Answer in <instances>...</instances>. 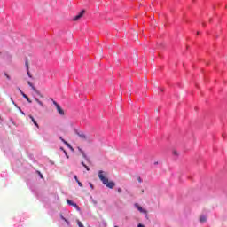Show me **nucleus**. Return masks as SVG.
<instances>
[{"instance_id": "obj_24", "label": "nucleus", "mask_w": 227, "mask_h": 227, "mask_svg": "<svg viewBox=\"0 0 227 227\" xmlns=\"http://www.w3.org/2000/svg\"><path fill=\"white\" fill-rule=\"evenodd\" d=\"M74 179L76 180V182H79V179L77 178V176H74Z\"/></svg>"}, {"instance_id": "obj_15", "label": "nucleus", "mask_w": 227, "mask_h": 227, "mask_svg": "<svg viewBox=\"0 0 227 227\" xmlns=\"http://www.w3.org/2000/svg\"><path fill=\"white\" fill-rule=\"evenodd\" d=\"M61 219H63V221H65V223H67V224H70V222H68V220H67V219L64 218L63 216H61Z\"/></svg>"}, {"instance_id": "obj_36", "label": "nucleus", "mask_w": 227, "mask_h": 227, "mask_svg": "<svg viewBox=\"0 0 227 227\" xmlns=\"http://www.w3.org/2000/svg\"><path fill=\"white\" fill-rule=\"evenodd\" d=\"M143 227H145V226H143Z\"/></svg>"}, {"instance_id": "obj_9", "label": "nucleus", "mask_w": 227, "mask_h": 227, "mask_svg": "<svg viewBox=\"0 0 227 227\" xmlns=\"http://www.w3.org/2000/svg\"><path fill=\"white\" fill-rule=\"evenodd\" d=\"M135 207L137 208V210H139V212H143V207L139 206V204H135Z\"/></svg>"}, {"instance_id": "obj_30", "label": "nucleus", "mask_w": 227, "mask_h": 227, "mask_svg": "<svg viewBox=\"0 0 227 227\" xmlns=\"http://www.w3.org/2000/svg\"><path fill=\"white\" fill-rule=\"evenodd\" d=\"M137 227H143L142 223H139V224L137 225Z\"/></svg>"}, {"instance_id": "obj_27", "label": "nucleus", "mask_w": 227, "mask_h": 227, "mask_svg": "<svg viewBox=\"0 0 227 227\" xmlns=\"http://www.w3.org/2000/svg\"><path fill=\"white\" fill-rule=\"evenodd\" d=\"M174 155H178V153H176V151H174Z\"/></svg>"}, {"instance_id": "obj_34", "label": "nucleus", "mask_w": 227, "mask_h": 227, "mask_svg": "<svg viewBox=\"0 0 227 227\" xmlns=\"http://www.w3.org/2000/svg\"><path fill=\"white\" fill-rule=\"evenodd\" d=\"M60 150L64 151L65 152V149H63V147L60 148Z\"/></svg>"}, {"instance_id": "obj_26", "label": "nucleus", "mask_w": 227, "mask_h": 227, "mask_svg": "<svg viewBox=\"0 0 227 227\" xmlns=\"http://www.w3.org/2000/svg\"><path fill=\"white\" fill-rule=\"evenodd\" d=\"M78 150H79V152L82 153V149H81L80 147H78Z\"/></svg>"}, {"instance_id": "obj_2", "label": "nucleus", "mask_w": 227, "mask_h": 227, "mask_svg": "<svg viewBox=\"0 0 227 227\" xmlns=\"http://www.w3.org/2000/svg\"><path fill=\"white\" fill-rule=\"evenodd\" d=\"M76 134L79 137L82 139V141H87V143L92 142L91 137L84 134L83 132H77Z\"/></svg>"}, {"instance_id": "obj_21", "label": "nucleus", "mask_w": 227, "mask_h": 227, "mask_svg": "<svg viewBox=\"0 0 227 227\" xmlns=\"http://www.w3.org/2000/svg\"><path fill=\"white\" fill-rule=\"evenodd\" d=\"M36 93H37V95H40L41 98H43V95L40 94L39 91H37Z\"/></svg>"}, {"instance_id": "obj_10", "label": "nucleus", "mask_w": 227, "mask_h": 227, "mask_svg": "<svg viewBox=\"0 0 227 227\" xmlns=\"http://www.w3.org/2000/svg\"><path fill=\"white\" fill-rule=\"evenodd\" d=\"M35 100L39 104V106H41V107H43V102L40 101L38 98H35Z\"/></svg>"}, {"instance_id": "obj_25", "label": "nucleus", "mask_w": 227, "mask_h": 227, "mask_svg": "<svg viewBox=\"0 0 227 227\" xmlns=\"http://www.w3.org/2000/svg\"><path fill=\"white\" fill-rule=\"evenodd\" d=\"M89 184L90 185V188L93 189V184L89 183Z\"/></svg>"}, {"instance_id": "obj_13", "label": "nucleus", "mask_w": 227, "mask_h": 227, "mask_svg": "<svg viewBox=\"0 0 227 227\" xmlns=\"http://www.w3.org/2000/svg\"><path fill=\"white\" fill-rule=\"evenodd\" d=\"M82 165L83 166V168H85V169L90 171V167L88 165L84 164V161L82 162Z\"/></svg>"}, {"instance_id": "obj_3", "label": "nucleus", "mask_w": 227, "mask_h": 227, "mask_svg": "<svg viewBox=\"0 0 227 227\" xmlns=\"http://www.w3.org/2000/svg\"><path fill=\"white\" fill-rule=\"evenodd\" d=\"M53 104L56 106V109L58 111V113L61 115V116H65V111H63V108H61V106L58 104V102H56L55 100H53Z\"/></svg>"}, {"instance_id": "obj_5", "label": "nucleus", "mask_w": 227, "mask_h": 227, "mask_svg": "<svg viewBox=\"0 0 227 227\" xmlns=\"http://www.w3.org/2000/svg\"><path fill=\"white\" fill-rule=\"evenodd\" d=\"M67 205H70L71 207H74V208L76 210H79V206H77V204L74 203V201H72L70 200H67Z\"/></svg>"}, {"instance_id": "obj_17", "label": "nucleus", "mask_w": 227, "mask_h": 227, "mask_svg": "<svg viewBox=\"0 0 227 227\" xmlns=\"http://www.w3.org/2000/svg\"><path fill=\"white\" fill-rule=\"evenodd\" d=\"M4 75H5L6 79H8V81H10V79H12V78L10 77V75H8V74L5 73Z\"/></svg>"}, {"instance_id": "obj_28", "label": "nucleus", "mask_w": 227, "mask_h": 227, "mask_svg": "<svg viewBox=\"0 0 227 227\" xmlns=\"http://www.w3.org/2000/svg\"><path fill=\"white\" fill-rule=\"evenodd\" d=\"M59 139L62 141V143H63V141H65V139H63V137H59Z\"/></svg>"}, {"instance_id": "obj_35", "label": "nucleus", "mask_w": 227, "mask_h": 227, "mask_svg": "<svg viewBox=\"0 0 227 227\" xmlns=\"http://www.w3.org/2000/svg\"><path fill=\"white\" fill-rule=\"evenodd\" d=\"M66 156H67V159H68V154L67 153L66 154Z\"/></svg>"}, {"instance_id": "obj_16", "label": "nucleus", "mask_w": 227, "mask_h": 227, "mask_svg": "<svg viewBox=\"0 0 227 227\" xmlns=\"http://www.w3.org/2000/svg\"><path fill=\"white\" fill-rule=\"evenodd\" d=\"M81 154L82 155L83 159H86V153H84V151H82Z\"/></svg>"}, {"instance_id": "obj_29", "label": "nucleus", "mask_w": 227, "mask_h": 227, "mask_svg": "<svg viewBox=\"0 0 227 227\" xmlns=\"http://www.w3.org/2000/svg\"><path fill=\"white\" fill-rule=\"evenodd\" d=\"M70 148V150H71V152H74V147H69Z\"/></svg>"}, {"instance_id": "obj_8", "label": "nucleus", "mask_w": 227, "mask_h": 227, "mask_svg": "<svg viewBox=\"0 0 227 227\" xmlns=\"http://www.w3.org/2000/svg\"><path fill=\"white\" fill-rule=\"evenodd\" d=\"M28 86H30V88H32L33 91H35V93H38V90H36V88L33 85V83H31V82H27Z\"/></svg>"}, {"instance_id": "obj_31", "label": "nucleus", "mask_w": 227, "mask_h": 227, "mask_svg": "<svg viewBox=\"0 0 227 227\" xmlns=\"http://www.w3.org/2000/svg\"><path fill=\"white\" fill-rule=\"evenodd\" d=\"M138 182L141 183V177L138 178Z\"/></svg>"}, {"instance_id": "obj_1", "label": "nucleus", "mask_w": 227, "mask_h": 227, "mask_svg": "<svg viewBox=\"0 0 227 227\" xmlns=\"http://www.w3.org/2000/svg\"><path fill=\"white\" fill-rule=\"evenodd\" d=\"M98 178L99 180H101L104 185H106V187H108V189H114V186L116 185V184H114V182L113 181L109 182V179L106 177V176H104V171L100 170L98 172Z\"/></svg>"}, {"instance_id": "obj_33", "label": "nucleus", "mask_w": 227, "mask_h": 227, "mask_svg": "<svg viewBox=\"0 0 227 227\" xmlns=\"http://www.w3.org/2000/svg\"><path fill=\"white\" fill-rule=\"evenodd\" d=\"M64 154L67 155V151L64 150Z\"/></svg>"}, {"instance_id": "obj_4", "label": "nucleus", "mask_w": 227, "mask_h": 227, "mask_svg": "<svg viewBox=\"0 0 227 227\" xmlns=\"http://www.w3.org/2000/svg\"><path fill=\"white\" fill-rule=\"evenodd\" d=\"M84 13H86L85 10H82L81 12L79 14H77L73 20L76 21L79 20V19H82V15H84Z\"/></svg>"}, {"instance_id": "obj_6", "label": "nucleus", "mask_w": 227, "mask_h": 227, "mask_svg": "<svg viewBox=\"0 0 227 227\" xmlns=\"http://www.w3.org/2000/svg\"><path fill=\"white\" fill-rule=\"evenodd\" d=\"M28 117L30 118L31 121L34 123V125L37 128L40 129V126L38 125V122H36V120H35V117H33V115H28Z\"/></svg>"}, {"instance_id": "obj_12", "label": "nucleus", "mask_w": 227, "mask_h": 227, "mask_svg": "<svg viewBox=\"0 0 227 227\" xmlns=\"http://www.w3.org/2000/svg\"><path fill=\"white\" fill-rule=\"evenodd\" d=\"M200 223H207V217L206 216H200Z\"/></svg>"}, {"instance_id": "obj_23", "label": "nucleus", "mask_w": 227, "mask_h": 227, "mask_svg": "<svg viewBox=\"0 0 227 227\" xmlns=\"http://www.w3.org/2000/svg\"><path fill=\"white\" fill-rule=\"evenodd\" d=\"M144 212V214H145V217H146V219H148V215L146 214V211H143Z\"/></svg>"}, {"instance_id": "obj_18", "label": "nucleus", "mask_w": 227, "mask_h": 227, "mask_svg": "<svg viewBox=\"0 0 227 227\" xmlns=\"http://www.w3.org/2000/svg\"><path fill=\"white\" fill-rule=\"evenodd\" d=\"M37 173H38L40 178H43V175H42V173L40 171H37Z\"/></svg>"}, {"instance_id": "obj_11", "label": "nucleus", "mask_w": 227, "mask_h": 227, "mask_svg": "<svg viewBox=\"0 0 227 227\" xmlns=\"http://www.w3.org/2000/svg\"><path fill=\"white\" fill-rule=\"evenodd\" d=\"M62 141H63L64 145H66V146L67 148H71L72 147V145L68 142H67L66 140H62Z\"/></svg>"}, {"instance_id": "obj_7", "label": "nucleus", "mask_w": 227, "mask_h": 227, "mask_svg": "<svg viewBox=\"0 0 227 227\" xmlns=\"http://www.w3.org/2000/svg\"><path fill=\"white\" fill-rule=\"evenodd\" d=\"M20 94L22 95V97L25 98V99H27V101L29 103V104H31V99H29V97H27V95H26L23 91H22V90H20Z\"/></svg>"}, {"instance_id": "obj_20", "label": "nucleus", "mask_w": 227, "mask_h": 227, "mask_svg": "<svg viewBox=\"0 0 227 227\" xmlns=\"http://www.w3.org/2000/svg\"><path fill=\"white\" fill-rule=\"evenodd\" d=\"M79 187H82V183H81L80 181L77 182Z\"/></svg>"}, {"instance_id": "obj_19", "label": "nucleus", "mask_w": 227, "mask_h": 227, "mask_svg": "<svg viewBox=\"0 0 227 227\" xmlns=\"http://www.w3.org/2000/svg\"><path fill=\"white\" fill-rule=\"evenodd\" d=\"M27 74L28 77H32L31 73H29V69H27Z\"/></svg>"}, {"instance_id": "obj_22", "label": "nucleus", "mask_w": 227, "mask_h": 227, "mask_svg": "<svg viewBox=\"0 0 227 227\" xmlns=\"http://www.w3.org/2000/svg\"><path fill=\"white\" fill-rule=\"evenodd\" d=\"M153 165H154V166H158V165H159V161H154V162H153Z\"/></svg>"}, {"instance_id": "obj_32", "label": "nucleus", "mask_w": 227, "mask_h": 227, "mask_svg": "<svg viewBox=\"0 0 227 227\" xmlns=\"http://www.w3.org/2000/svg\"><path fill=\"white\" fill-rule=\"evenodd\" d=\"M160 90V91H164V89H159Z\"/></svg>"}, {"instance_id": "obj_14", "label": "nucleus", "mask_w": 227, "mask_h": 227, "mask_svg": "<svg viewBox=\"0 0 227 227\" xmlns=\"http://www.w3.org/2000/svg\"><path fill=\"white\" fill-rule=\"evenodd\" d=\"M26 67H27V70H29V62L27 60L25 63Z\"/></svg>"}]
</instances>
